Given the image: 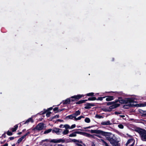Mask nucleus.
<instances>
[{
    "label": "nucleus",
    "instance_id": "1",
    "mask_svg": "<svg viewBox=\"0 0 146 146\" xmlns=\"http://www.w3.org/2000/svg\"><path fill=\"white\" fill-rule=\"evenodd\" d=\"M90 132L92 133H95L101 135L105 136L106 139L108 140L111 144H115L118 143L119 140L117 139L114 135L111 133L108 132L100 130H91Z\"/></svg>",
    "mask_w": 146,
    "mask_h": 146
},
{
    "label": "nucleus",
    "instance_id": "2",
    "mask_svg": "<svg viewBox=\"0 0 146 146\" xmlns=\"http://www.w3.org/2000/svg\"><path fill=\"white\" fill-rule=\"evenodd\" d=\"M119 102L121 104H127L129 106H130L131 104L129 103H136L135 102L133 99L130 98H128L125 100L121 99V98H119V100L116 101V102Z\"/></svg>",
    "mask_w": 146,
    "mask_h": 146
},
{
    "label": "nucleus",
    "instance_id": "3",
    "mask_svg": "<svg viewBox=\"0 0 146 146\" xmlns=\"http://www.w3.org/2000/svg\"><path fill=\"white\" fill-rule=\"evenodd\" d=\"M62 131V129L59 128H54L52 131V133H56L58 135H60Z\"/></svg>",
    "mask_w": 146,
    "mask_h": 146
},
{
    "label": "nucleus",
    "instance_id": "4",
    "mask_svg": "<svg viewBox=\"0 0 146 146\" xmlns=\"http://www.w3.org/2000/svg\"><path fill=\"white\" fill-rule=\"evenodd\" d=\"M44 128V125L43 123H39L36 127V129L38 130L42 129Z\"/></svg>",
    "mask_w": 146,
    "mask_h": 146
},
{
    "label": "nucleus",
    "instance_id": "5",
    "mask_svg": "<svg viewBox=\"0 0 146 146\" xmlns=\"http://www.w3.org/2000/svg\"><path fill=\"white\" fill-rule=\"evenodd\" d=\"M135 141L133 139H129L126 144V145L127 146L129 144H131L130 146H133L134 145Z\"/></svg>",
    "mask_w": 146,
    "mask_h": 146
},
{
    "label": "nucleus",
    "instance_id": "6",
    "mask_svg": "<svg viewBox=\"0 0 146 146\" xmlns=\"http://www.w3.org/2000/svg\"><path fill=\"white\" fill-rule=\"evenodd\" d=\"M140 135L143 141H146V133L144 131H141L140 132Z\"/></svg>",
    "mask_w": 146,
    "mask_h": 146
},
{
    "label": "nucleus",
    "instance_id": "7",
    "mask_svg": "<svg viewBox=\"0 0 146 146\" xmlns=\"http://www.w3.org/2000/svg\"><path fill=\"white\" fill-rule=\"evenodd\" d=\"M120 104H115L111 106H110L109 108V109L110 110V111L112 109L115 108L119 106Z\"/></svg>",
    "mask_w": 146,
    "mask_h": 146
},
{
    "label": "nucleus",
    "instance_id": "8",
    "mask_svg": "<svg viewBox=\"0 0 146 146\" xmlns=\"http://www.w3.org/2000/svg\"><path fill=\"white\" fill-rule=\"evenodd\" d=\"M101 124L102 125H107L112 124L110 123V121H102L101 122Z\"/></svg>",
    "mask_w": 146,
    "mask_h": 146
},
{
    "label": "nucleus",
    "instance_id": "9",
    "mask_svg": "<svg viewBox=\"0 0 146 146\" xmlns=\"http://www.w3.org/2000/svg\"><path fill=\"white\" fill-rule=\"evenodd\" d=\"M83 96V95H78L76 96H72L71 97V98H74L75 99H78Z\"/></svg>",
    "mask_w": 146,
    "mask_h": 146
},
{
    "label": "nucleus",
    "instance_id": "10",
    "mask_svg": "<svg viewBox=\"0 0 146 146\" xmlns=\"http://www.w3.org/2000/svg\"><path fill=\"white\" fill-rule=\"evenodd\" d=\"M76 117H75V116H74V114H72L71 115H69L67 116L66 117V119L68 118L69 119H74V120H75V118Z\"/></svg>",
    "mask_w": 146,
    "mask_h": 146
},
{
    "label": "nucleus",
    "instance_id": "11",
    "mask_svg": "<svg viewBox=\"0 0 146 146\" xmlns=\"http://www.w3.org/2000/svg\"><path fill=\"white\" fill-rule=\"evenodd\" d=\"M93 106L92 104L88 103L86 105V106L85 107V108L86 109H88L91 108V107Z\"/></svg>",
    "mask_w": 146,
    "mask_h": 146
},
{
    "label": "nucleus",
    "instance_id": "12",
    "mask_svg": "<svg viewBox=\"0 0 146 146\" xmlns=\"http://www.w3.org/2000/svg\"><path fill=\"white\" fill-rule=\"evenodd\" d=\"M74 100L70 99H67L64 102V104H67L70 103L71 101H74Z\"/></svg>",
    "mask_w": 146,
    "mask_h": 146
},
{
    "label": "nucleus",
    "instance_id": "13",
    "mask_svg": "<svg viewBox=\"0 0 146 146\" xmlns=\"http://www.w3.org/2000/svg\"><path fill=\"white\" fill-rule=\"evenodd\" d=\"M83 135L89 137H93V135L85 132H84Z\"/></svg>",
    "mask_w": 146,
    "mask_h": 146
},
{
    "label": "nucleus",
    "instance_id": "14",
    "mask_svg": "<svg viewBox=\"0 0 146 146\" xmlns=\"http://www.w3.org/2000/svg\"><path fill=\"white\" fill-rule=\"evenodd\" d=\"M113 99V96H108L107 97L106 99L107 101H110Z\"/></svg>",
    "mask_w": 146,
    "mask_h": 146
},
{
    "label": "nucleus",
    "instance_id": "15",
    "mask_svg": "<svg viewBox=\"0 0 146 146\" xmlns=\"http://www.w3.org/2000/svg\"><path fill=\"white\" fill-rule=\"evenodd\" d=\"M33 122V118L32 117L28 119H27L26 121L24 123L25 124L28 123L29 122Z\"/></svg>",
    "mask_w": 146,
    "mask_h": 146
},
{
    "label": "nucleus",
    "instance_id": "16",
    "mask_svg": "<svg viewBox=\"0 0 146 146\" xmlns=\"http://www.w3.org/2000/svg\"><path fill=\"white\" fill-rule=\"evenodd\" d=\"M80 111L79 110H78L76 111V112L74 113L73 114H74V116H75V117H76V116L80 115Z\"/></svg>",
    "mask_w": 146,
    "mask_h": 146
},
{
    "label": "nucleus",
    "instance_id": "17",
    "mask_svg": "<svg viewBox=\"0 0 146 146\" xmlns=\"http://www.w3.org/2000/svg\"><path fill=\"white\" fill-rule=\"evenodd\" d=\"M140 113L142 114V115L143 116L145 117V114L146 113V111H143L141 110L139 111Z\"/></svg>",
    "mask_w": 146,
    "mask_h": 146
},
{
    "label": "nucleus",
    "instance_id": "18",
    "mask_svg": "<svg viewBox=\"0 0 146 146\" xmlns=\"http://www.w3.org/2000/svg\"><path fill=\"white\" fill-rule=\"evenodd\" d=\"M102 110L106 112H110V110L109 109V108H103L102 109Z\"/></svg>",
    "mask_w": 146,
    "mask_h": 146
},
{
    "label": "nucleus",
    "instance_id": "19",
    "mask_svg": "<svg viewBox=\"0 0 146 146\" xmlns=\"http://www.w3.org/2000/svg\"><path fill=\"white\" fill-rule=\"evenodd\" d=\"M100 141H102V144L103 145H104L105 146H109L108 143L105 142L104 140L103 139H101L100 140Z\"/></svg>",
    "mask_w": 146,
    "mask_h": 146
},
{
    "label": "nucleus",
    "instance_id": "20",
    "mask_svg": "<svg viewBox=\"0 0 146 146\" xmlns=\"http://www.w3.org/2000/svg\"><path fill=\"white\" fill-rule=\"evenodd\" d=\"M18 127V125H16L14 126V127L12 128V130L13 132L15 131L17 129Z\"/></svg>",
    "mask_w": 146,
    "mask_h": 146
},
{
    "label": "nucleus",
    "instance_id": "21",
    "mask_svg": "<svg viewBox=\"0 0 146 146\" xmlns=\"http://www.w3.org/2000/svg\"><path fill=\"white\" fill-rule=\"evenodd\" d=\"M76 132L72 133L69 135V136L71 137H76Z\"/></svg>",
    "mask_w": 146,
    "mask_h": 146
},
{
    "label": "nucleus",
    "instance_id": "22",
    "mask_svg": "<svg viewBox=\"0 0 146 146\" xmlns=\"http://www.w3.org/2000/svg\"><path fill=\"white\" fill-rule=\"evenodd\" d=\"M138 106L139 107H145L146 106V102L143 104H140L138 105Z\"/></svg>",
    "mask_w": 146,
    "mask_h": 146
},
{
    "label": "nucleus",
    "instance_id": "23",
    "mask_svg": "<svg viewBox=\"0 0 146 146\" xmlns=\"http://www.w3.org/2000/svg\"><path fill=\"white\" fill-rule=\"evenodd\" d=\"M82 118H84V117L82 116H80L78 117L77 118L76 117L75 118V121H77L78 120H80Z\"/></svg>",
    "mask_w": 146,
    "mask_h": 146
},
{
    "label": "nucleus",
    "instance_id": "24",
    "mask_svg": "<svg viewBox=\"0 0 146 146\" xmlns=\"http://www.w3.org/2000/svg\"><path fill=\"white\" fill-rule=\"evenodd\" d=\"M50 142L58 143L57 139H53L49 141Z\"/></svg>",
    "mask_w": 146,
    "mask_h": 146
},
{
    "label": "nucleus",
    "instance_id": "25",
    "mask_svg": "<svg viewBox=\"0 0 146 146\" xmlns=\"http://www.w3.org/2000/svg\"><path fill=\"white\" fill-rule=\"evenodd\" d=\"M69 132V131L67 129L64 130V131L62 132V134L64 135H66Z\"/></svg>",
    "mask_w": 146,
    "mask_h": 146
},
{
    "label": "nucleus",
    "instance_id": "26",
    "mask_svg": "<svg viewBox=\"0 0 146 146\" xmlns=\"http://www.w3.org/2000/svg\"><path fill=\"white\" fill-rule=\"evenodd\" d=\"M96 100V98L95 97H93L91 98H88V100Z\"/></svg>",
    "mask_w": 146,
    "mask_h": 146
},
{
    "label": "nucleus",
    "instance_id": "27",
    "mask_svg": "<svg viewBox=\"0 0 146 146\" xmlns=\"http://www.w3.org/2000/svg\"><path fill=\"white\" fill-rule=\"evenodd\" d=\"M58 143L60 142L64 143L65 142V140L62 139H57Z\"/></svg>",
    "mask_w": 146,
    "mask_h": 146
},
{
    "label": "nucleus",
    "instance_id": "28",
    "mask_svg": "<svg viewBox=\"0 0 146 146\" xmlns=\"http://www.w3.org/2000/svg\"><path fill=\"white\" fill-rule=\"evenodd\" d=\"M52 130L51 129H49L48 130H46L44 132V134H46L49 133L52 131Z\"/></svg>",
    "mask_w": 146,
    "mask_h": 146
},
{
    "label": "nucleus",
    "instance_id": "29",
    "mask_svg": "<svg viewBox=\"0 0 146 146\" xmlns=\"http://www.w3.org/2000/svg\"><path fill=\"white\" fill-rule=\"evenodd\" d=\"M90 119L88 117L86 118L85 119V122L86 123H90Z\"/></svg>",
    "mask_w": 146,
    "mask_h": 146
},
{
    "label": "nucleus",
    "instance_id": "30",
    "mask_svg": "<svg viewBox=\"0 0 146 146\" xmlns=\"http://www.w3.org/2000/svg\"><path fill=\"white\" fill-rule=\"evenodd\" d=\"M64 127L66 129H70V126L67 124L65 125H64Z\"/></svg>",
    "mask_w": 146,
    "mask_h": 146
},
{
    "label": "nucleus",
    "instance_id": "31",
    "mask_svg": "<svg viewBox=\"0 0 146 146\" xmlns=\"http://www.w3.org/2000/svg\"><path fill=\"white\" fill-rule=\"evenodd\" d=\"M118 126L119 128L121 129H123L124 127L123 125L121 124H120L118 125Z\"/></svg>",
    "mask_w": 146,
    "mask_h": 146
},
{
    "label": "nucleus",
    "instance_id": "32",
    "mask_svg": "<svg viewBox=\"0 0 146 146\" xmlns=\"http://www.w3.org/2000/svg\"><path fill=\"white\" fill-rule=\"evenodd\" d=\"M51 112L50 111L47 112L46 113V115L47 117H48L50 116Z\"/></svg>",
    "mask_w": 146,
    "mask_h": 146
},
{
    "label": "nucleus",
    "instance_id": "33",
    "mask_svg": "<svg viewBox=\"0 0 146 146\" xmlns=\"http://www.w3.org/2000/svg\"><path fill=\"white\" fill-rule=\"evenodd\" d=\"M95 117L96 118L100 119L102 117V116L98 115H96L95 116Z\"/></svg>",
    "mask_w": 146,
    "mask_h": 146
},
{
    "label": "nucleus",
    "instance_id": "34",
    "mask_svg": "<svg viewBox=\"0 0 146 146\" xmlns=\"http://www.w3.org/2000/svg\"><path fill=\"white\" fill-rule=\"evenodd\" d=\"M94 93H93L92 92V93H90L88 94H87V95L88 96H92L93 95Z\"/></svg>",
    "mask_w": 146,
    "mask_h": 146
},
{
    "label": "nucleus",
    "instance_id": "35",
    "mask_svg": "<svg viewBox=\"0 0 146 146\" xmlns=\"http://www.w3.org/2000/svg\"><path fill=\"white\" fill-rule=\"evenodd\" d=\"M76 134L77 133V134H78L82 135H83V133H84L83 132H81V131H76Z\"/></svg>",
    "mask_w": 146,
    "mask_h": 146
},
{
    "label": "nucleus",
    "instance_id": "36",
    "mask_svg": "<svg viewBox=\"0 0 146 146\" xmlns=\"http://www.w3.org/2000/svg\"><path fill=\"white\" fill-rule=\"evenodd\" d=\"M7 134L9 135H12V133L9 131H7Z\"/></svg>",
    "mask_w": 146,
    "mask_h": 146
},
{
    "label": "nucleus",
    "instance_id": "37",
    "mask_svg": "<svg viewBox=\"0 0 146 146\" xmlns=\"http://www.w3.org/2000/svg\"><path fill=\"white\" fill-rule=\"evenodd\" d=\"M76 127V125L75 124H73L72 125L71 127H70V129H72Z\"/></svg>",
    "mask_w": 146,
    "mask_h": 146
},
{
    "label": "nucleus",
    "instance_id": "38",
    "mask_svg": "<svg viewBox=\"0 0 146 146\" xmlns=\"http://www.w3.org/2000/svg\"><path fill=\"white\" fill-rule=\"evenodd\" d=\"M113 102H109L107 103V105H110L113 104Z\"/></svg>",
    "mask_w": 146,
    "mask_h": 146
},
{
    "label": "nucleus",
    "instance_id": "39",
    "mask_svg": "<svg viewBox=\"0 0 146 146\" xmlns=\"http://www.w3.org/2000/svg\"><path fill=\"white\" fill-rule=\"evenodd\" d=\"M22 140L21 138H20L18 140L17 142L18 143H19Z\"/></svg>",
    "mask_w": 146,
    "mask_h": 146
},
{
    "label": "nucleus",
    "instance_id": "40",
    "mask_svg": "<svg viewBox=\"0 0 146 146\" xmlns=\"http://www.w3.org/2000/svg\"><path fill=\"white\" fill-rule=\"evenodd\" d=\"M103 98L102 97H99L98 98V99L97 100H100V101H102V100Z\"/></svg>",
    "mask_w": 146,
    "mask_h": 146
},
{
    "label": "nucleus",
    "instance_id": "41",
    "mask_svg": "<svg viewBox=\"0 0 146 146\" xmlns=\"http://www.w3.org/2000/svg\"><path fill=\"white\" fill-rule=\"evenodd\" d=\"M26 137L25 136V135H23V136L21 138L23 140V139L24 138H25V137Z\"/></svg>",
    "mask_w": 146,
    "mask_h": 146
},
{
    "label": "nucleus",
    "instance_id": "42",
    "mask_svg": "<svg viewBox=\"0 0 146 146\" xmlns=\"http://www.w3.org/2000/svg\"><path fill=\"white\" fill-rule=\"evenodd\" d=\"M115 114L116 115H118L120 114V113L118 112H115Z\"/></svg>",
    "mask_w": 146,
    "mask_h": 146
},
{
    "label": "nucleus",
    "instance_id": "43",
    "mask_svg": "<svg viewBox=\"0 0 146 146\" xmlns=\"http://www.w3.org/2000/svg\"><path fill=\"white\" fill-rule=\"evenodd\" d=\"M55 146H63L61 145H60V144H56Z\"/></svg>",
    "mask_w": 146,
    "mask_h": 146
},
{
    "label": "nucleus",
    "instance_id": "44",
    "mask_svg": "<svg viewBox=\"0 0 146 146\" xmlns=\"http://www.w3.org/2000/svg\"><path fill=\"white\" fill-rule=\"evenodd\" d=\"M58 109V108H57V107H56V108H55L54 109H53V110L54 111H57V110Z\"/></svg>",
    "mask_w": 146,
    "mask_h": 146
},
{
    "label": "nucleus",
    "instance_id": "45",
    "mask_svg": "<svg viewBox=\"0 0 146 146\" xmlns=\"http://www.w3.org/2000/svg\"><path fill=\"white\" fill-rule=\"evenodd\" d=\"M72 141L74 142H77L78 141V140L75 139H73Z\"/></svg>",
    "mask_w": 146,
    "mask_h": 146
},
{
    "label": "nucleus",
    "instance_id": "46",
    "mask_svg": "<svg viewBox=\"0 0 146 146\" xmlns=\"http://www.w3.org/2000/svg\"><path fill=\"white\" fill-rule=\"evenodd\" d=\"M79 102H81V103H82L84 102V100H82L79 101Z\"/></svg>",
    "mask_w": 146,
    "mask_h": 146
},
{
    "label": "nucleus",
    "instance_id": "47",
    "mask_svg": "<svg viewBox=\"0 0 146 146\" xmlns=\"http://www.w3.org/2000/svg\"><path fill=\"white\" fill-rule=\"evenodd\" d=\"M116 143V144H115V145L114 144V145H113V146H119V145L118 143Z\"/></svg>",
    "mask_w": 146,
    "mask_h": 146
},
{
    "label": "nucleus",
    "instance_id": "48",
    "mask_svg": "<svg viewBox=\"0 0 146 146\" xmlns=\"http://www.w3.org/2000/svg\"><path fill=\"white\" fill-rule=\"evenodd\" d=\"M119 116L123 118H124L125 117V115H120Z\"/></svg>",
    "mask_w": 146,
    "mask_h": 146
},
{
    "label": "nucleus",
    "instance_id": "49",
    "mask_svg": "<svg viewBox=\"0 0 146 146\" xmlns=\"http://www.w3.org/2000/svg\"><path fill=\"white\" fill-rule=\"evenodd\" d=\"M29 132H27L25 135V136H26L27 135H28L29 134Z\"/></svg>",
    "mask_w": 146,
    "mask_h": 146
},
{
    "label": "nucleus",
    "instance_id": "50",
    "mask_svg": "<svg viewBox=\"0 0 146 146\" xmlns=\"http://www.w3.org/2000/svg\"><path fill=\"white\" fill-rule=\"evenodd\" d=\"M76 145H77V146H82L81 144H77Z\"/></svg>",
    "mask_w": 146,
    "mask_h": 146
},
{
    "label": "nucleus",
    "instance_id": "51",
    "mask_svg": "<svg viewBox=\"0 0 146 146\" xmlns=\"http://www.w3.org/2000/svg\"><path fill=\"white\" fill-rule=\"evenodd\" d=\"M48 141V139H46L43 140H42V141L43 142H44V141Z\"/></svg>",
    "mask_w": 146,
    "mask_h": 146
},
{
    "label": "nucleus",
    "instance_id": "52",
    "mask_svg": "<svg viewBox=\"0 0 146 146\" xmlns=\"http://www.w3.org/2000/svg\"><path fill=\"white\" fill-rule=\"evenodd\" d=\"M64 126V125H62V124L60 125V126H59V127H60V128H62V126Z\"/></svg>",
    "mask_w": 146,
    "mask_h": 146
},
{
    "label": "nucleus",
    "instance_id": "53",
    "mask_svg": "<svg viewBox=\"0 0 146 146\" xmlns=\"http://www.w3.org/2000/svg\"><path fill=\"white\" fill-rule=\"evenodd\" d=\"M96 135L97 137H99V138H101V137H101L99 135Z\"/></svg>",
    "mask_w": 146,
    "mask_h": 146
},
{
    "label": "nucleus",
    "instance_id": "54",
    "mask_svg": "<svg viewBox=\"0 0 146 146\" xmlns=\"http://www.w3.org/2000/svg\"><path fill=\"white\" fill-rule=\"evenodd\" d=\"M91 127V126H89V127H87L85 128L86 129H88V128H90Z\"/></svg>",
    "mask_w": 146,
    "mask_h": 146
},
{
    "label": "nucleus",
    "instance_id": "55",
    "mask_svg": "<svg viewBox=\"0 0 146 146\" xmlns=\"http://www.w3.org/2000/svg\"><path fill=\"white\" fill-rule=\"evenodd\" d=\"M55 117L58 118V117H59V115H56L55 116Z\"/></svg>",
    "mask_w": 146,
    "mask_h": 146
},
{
    "label": "nucleus",
    "instance_id": "56",
    "mask_svg": "<svg viewBox=\"0 0 146 146\" xmlns=\"http://www.w3.org/2000/svg\"><path fill=\"white\" fill-rule=\"evenodd\" d=\"M58 120L59 121H61V122H62L63 121V120H60V119H58Z\"/></svg>",
    "mask_w": 146,
    "mask_h": 146
},
{
    "label": "nucleus",
    "instance_id": "57",
    "mask_svg": "<svg viewBox=\"0 0 146 146\" xmlns=\"http://www.w3.org/2000/svg\"><path fill=\"white\" fill-rule=\"evenodd\" d=\"M10 140H11L13 139L14 138L13 137H11L10 138Z\"/></svg>",
    "mask_w": 146,
    "mask_h": 146
},
{
    "label": "nucleus",
    "instance_id": "58",
    "mask_svg": "<svg viewBox=\"0 0 146 146\" xmlns=\"http://www.w3.org/2000/svg\"><path fill=\"white\" fill-rule=\"evenodd\" d=\"M21 133H22V132H19V133H18V135H20V134H21Z\"/></svg>",
    "mask_w": 146,
    "mask_h": 146
},
{
    "label": "nucleus",
    "instance_id": "59",
    "mask_svg": "<svg viewBox=\"0 0 146 146\" xmlns=\"http://www.w3.org/2000/svg\"><path fill=\"white\" fill-rule=\"evenodd\" d=\"M52 109V108H49V110H51Z\"/></svg>",
    "mask_w": 146,
    "mask_h": 146
},
{
    "label": "nucleus",
    "instance_id": "60",
    "mask_svg": "<svg viewBox=\"0 0 146 146\" xmlns=\"http://www.w3.org/2000/svg\"><path fill=\"white\" fill-rule=\"evenodd\" d=\"M81 102H79V101L78 102H77V104H81Z\"/></svg>",
    "mask_w": 146,
    "mask_h": 146
},
{
    "label": "nucleus",
    "instance_id": "61",
    "mask_svg": "<svg viewBox=\"0 0 146 146\" xmlns=\"http://www.w3.org/2000/svg\"><path fill=\"white\" fill-rule=\"evenodd\" d=\"M55 146V144L54 145H51L50 146Z\"/></svg>",
    "mask_w": 146,
    "mask_h": 146
},
{
    "label": "nucleus",
    "instance_id": "62",
    "mask_svg": "<svg viewBox=\"0 0 146 146\" xmlns=\"http://www.w3.org/2000/svg\"><path fill=\"white\" fill-rule=\"evenodd\" d=\"M15 146V144H13V145H12V146Z\"/></svg>",
    "mask_w": 146,
    "mask_h": 146
},
{
    "label": "nucleus",
    "instance_id": "63",
    "mask_svg": "<svg viewBox=\"0 0 146 146\" xmlns=\"http://www.w3.org/2000/svg\"><path fill=\"white\" fill-rule=\"evenodd\" d=\"M84 100V102H85V101H87V100Z\"/></svg>",
    "mask_w": 146,
    "mask_h": 146
},
{
    "label": "nucleus",
    "instance_id": "64",
    "mask_svg": "<svg viewBox=\"0 0 146 146\" xmlns=\"http://www.w3.org/2000/svg\"><path fill=\"white\" fill-rule=\"evenodd\" d=\"M145 116H146V113L145 114Z\"/></svg>",
    "mask_w": 146,
    "mask_h": 146
}]
</instances>
